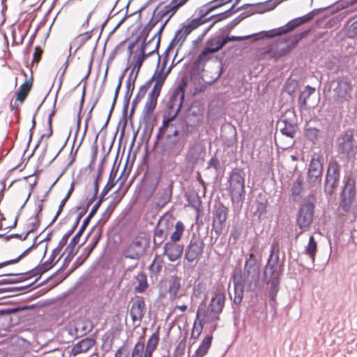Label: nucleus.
I'll use <instances>...</instances> for the list:
<instances>
[{
	"label": "nucleus",
	"instance_id": "f3484780",
	"mask_svg": "<svg viewBox=\"0 0 357 357\" xmlns=\"http://www.w3.org/2000/svg\"><path fill=\"white\" fill-rule=\"evenodd\" d=\"M146 245L144 237L135 238L123 251L126 258L139 259L144 255Z\"/></svg>",
	"mask_w": 357,
	"mask_h": 357
},
{
	"label": "nucleus",
	"instance_id": "412c9836",
	"mask_svg": "<svg viewBox=\"0 0 357 357\" xmlns=\"http://www.w3.org/2000/svg\"><path fill=\"white\" fill-rule=\"evenodd\" d=\"M164 252L170 261L180 259L184 251V245L177 242L168 241L164 245Z\"/></svg>",
	"mask_w": 357,
	"mask_h": 357
},
{
	"label": "nucleus",
	"instance_id": "bf43d9fd",
	"mask_svg": "<svg viewBox=\"0 0 357 357\" xmlns=\"http://www.w3.org/2000/svg\"><path fill=\"white\" fill-rule=\"evenodd\" d=\"M225 45V43L223 38L216 40H208L207 43V50L211 51L212 54L215 53L221 50Z\"/></svg>",
	"mask_w": 357,
	"mask_h": 357
},
{
	"label": "nucleus",
	"instance_id": "a878e982",
	"mask_svg": "<svg viewBox=\"0 0 357 357\" xmlns=\"http://www.w3.org/2000/svg\"><path fill=\"white\" fill-rule=\"evenodd\" d=\"M96 344V340L92 337H85L77 342L70 350V355L75 356L78 354L86 353Z\"/></svg>",
	"mask_w": 357,
	"mask_h": 357
},
{
	"label": "nucleus",
	"instance_id": "c756f323",
	"mask_svg": "<svg viewBox=\"0 0 357 357\" xmlns=\"http://www.w3.org/2000/svg\"><path fill=\"white\" fill-rule=\"evenodd\" d=\"M181 278L176 275H171L168 280L167 292L169 295V300L174 301L176 298H179L178 291L181 287Z\"/></svg>",
	"mask_w": 357,
	"mask_h": 357
},
{
	"label": "nucleus",
	"instance_id": "423d86ee",
	"mask_svg": "<svg viewBox=\"0 0 357 357\" xmlns=\"http://www.w3.org/2000/svg\"><path fill=\"white\" fill-rule=\"evenodd\" d=\"M337 152L347 158L354 156L357 153V139L352 130L342 132L336 138Z\"/></svg>",
	"mask_w": 357,
	"mask_h": 357
},
{
	"label": "nucleus",
	"instance_id": "1a4fd4ad",
	"mask_svg": "<svg viewBox=\"0 0 357 357\" xmlns=\"http://www.w3.org/2000/svg\"><path fill=\"white\" fill-rule=\"evenodd\" d=\"M186 137H180L179 139H171V137L166 136L162 146V153L169 158H174L181 154L187 142Z\"/></svg>",
	"mask_w": 357,
	"mask_h": 357
},
{
	"label": "nucleus",
	"instance_id": "603ef678",
	"mask_svg": "<svg viewBox=\"0 0 357 357\" xmlns=\"http://www.w3.org/2000/svg\"><path fill=\"white\" fill-rule=\"evenodd\" d=\"M39 243H33L31 246H29L27 249H26L22 254H20L17 257L13 259L8 260L3 262H1L2 268L8 265L14 264L19 262L22 259L27 256L31 250L36 248Z\"/></svg>",
	"mask_w": 357,
	"mask_h": 357
},
{
	"label": "nucleus",
	"instance_id": "7c9ffc66",
	"mask_svg": "<svg viewBox=\"0 0 357 357\" xmlns=\"http://www.w3.org/2000/svg\"><path fill=\"white\" fill-rule=\"evenodd\" d=\"M304 180L301 174H299L293 181L291 188V196L294 202H298L302 199V193L304 190Z\"/></svg>",
	"mask_w": 357,
	"mask_h": 357
},
{
	"label": "nucleus",
	"instance_id": "7ed1b4c3",
	"mask_svg": "<svg viewBox=\"0 0 357 357\" xmlns=\"http://www.w3.org/2000/svg\"><path fill=\"white\" fill-rule=\"evenodd\" d=\"M326 9V8L314 9L303 16L293 19L283 26L267 31L266 33H264L261 38H271L275 36H278L282 34L287 33L293 31L298 26L310 22L314 17L315 15H318L321 11Z\"/></svg>",
	"mask_w": 357,
	"mask_h": 357
},
{
	"label": "nucleus",
	"instance_id": "0eeeda50",
	"mask_svg": "<svg viewBox=\"0 0 357 357\" xmlns=\"http://www.w3.org/2000/svg\"><path fill=\"white\" fill-rule=\"evenodd\" d=\"M341 167L337 161H329L325 175L324 190L326 195L332 196L336 191L340 178Z\"/></svg>",
	"mask_w": 357,
	"mask_h": 357
},
{
	"label": "nucleus",
	"instance_id": "cd10ccee",
	"mask_svg": "<svg viewBox=\"0 0 357 357\" xmlns=\"http://www.w3.org/2000/svg\"><path fill=\"white\" fill-rule=\"evenodd\" d=\"M254 207L255 209L253 215L260 220L261 216L267 212L268 199L264 193L260 192L257 195Z\"/></svg>",
	"mask_w": 357,
	"mask_h": 357
},
{
	"label": "nucleus",
	"instance_id": "864d4df0",
	"mask_svg": "<svg viewBox=\"0 0 357 357\" xmlns=\"http://www.w3.org/2000/svg\"><path fill=\"white\" fill-rule=\"evenodd\" d=\"M185 230V226L181 221H177L175 225V231L170 236V241L178 242L181 240Z\"/></svg>",
	"mask_w": 357,
	"mask_h": 357
},
{
	"label": "nucleus",
	"instance_id": "2f4dec72",
	"mask_svg": "<svg viewBox=\"0 0 357 357\" xmlns=\"http://www.w3.org/2000/svg\"><path fill=\"white\" fill-rule=\"evenodd\" d=\"M148 50V45H146L145 44H142L140 47L139 48V53L135 56V64L132 68L135 70V75H137L138 76V73L139 72V70L144 61V60L154 54L153 51H149L146 52Z\"/></svg>",
	"mask_w": 357,
	"mask_h": 357
},
{
	"label": "nucleus",
	"instance_id": "3c124183",
	"mask_svg": "<svg viewBox=\"0 0 357 357\" xmlns=\"http://www.w3.org/2000/svg\"><path fill=\"white\" fill-rule=\"evenodd\" d=\"M159 181V176L148 177L147 179L146 180L144 183L145 190L147 192L149 193L150 195H153L155 191Z\"/></svg>",
	"mask_w": 357,
	"mask_h": 357
},
{
	"label": "nucleus",
	"instance_id": "aec40b11",
	"mask_svg": "<svg viewBox=\"0 0 357 357\" xmlns=\"http://www.w3.org/2000/svg\"><path fill=\"white\" fill-rule=\"evenodd\" d=\"M232 281L234 290L233 303L236 305L239 306L242 303L244 296V287L246 285L243 280L242 273L239 272L234 274L232 275Z\"/></svg>",
	"mask_w": 357,
	"mask_h": 357
},
{
	"label": "nucleus",
	"instance_id": "2eb2a0df",
	"mask_svg": "<svg viewBox=\"0 0 357 357\" xmlns=\"http://www.w3.org/2000/svg\"><path fill=\"white\" fill-rule=\"evenodd\" d=\"M200 26L198 20L188 19L186 23L180 25V28L175 32L174 38L170 42V46L182 43L186 40L187 36L195 29Z\"/></svg>",
	"mask_w": 357,
	"mask_h": 357
},
{
	"label": "nucleus",
	"instance_id": "9b49d317",
	"mask_svg": "<svg viewBox=\"0 0 357 357\" xmlns=\"http://www.w3.org/2000/svg\"><path fill=\"white\" fill-rule=\"evenodd\" d=\"M61 251V249H60L59 248H58L56 246L52 251L51 255L47 260H46L45 261L38 265L36 267H35L32 270L29 271L25 273H23V275H28L29 276H31V278L34 277V276H38L37 279L36 280V281H37L38 280V278H40L43 273H45V272H47L50 269H51L61 259L63 254H62L57 259V260L55 261V258H56V255H58Z\"/></svg>",
	"mask_w": 357,
	"mask_h": 357
},
{
	"label": "nucleus",
	"instance_id": "20e7f679",
	"mask_svg": "<svg viewBox=\"0 0 357 357\" xmlns=\"http://www.w3.org/2000/svg\"><path fill=\"white\" fill-rule=\"evenodd\" d=\"M118 155H116L114 163L113 165V167L111 169L108 181L107 184L103 188L102 190L100 192V197L97 202L93 205L92 207L89 214L87 215V217L84 220L82 226L80 227L79 229L77 232V235L82 236L83 232L86 229V227L90 222L91 219L94 216V215L96 213L97 211L100 208L102 203L107 199L105 196L108 194V192L112 190V188L115 185L116 182L114 181L115 180V177L117 174L118 167L115 168V164L116 162Z\"/></svg>",
	"mask_w": 357,
	"mask_h": 357
},
{
	"label": "nucleus",
	"instance_id": "774afa93",
	"mask_svg": "<svg viewBox=\"0 0 357 357\" xmlns=\"http://www.w3.org/2000/svg\"><path fill=\"white\" fill-rule=\"evenodd\" d=\"M175 2V0H171L169 4L165 6L167 11L168 12V14H169L170 16H174L178 12V10L181 8V7Z\"/></svg>",
	"mask_w": 357,
	"mask_h": 357
},
{
	"label": "nucleus",
	"instance_id": "a211bd4d",
	"mask_svg": "<svg viewBox=\"0 0 357 357\" xmlns=\"http://www.w3.org/2000/svg\"><path fill=\"white\" fill-rule=\"evenodd\" d=\"M173 227V222L166 218H160L154 230L153 243L160 245L166 239L169 230Z\"/></svg>",
	"mask_w": 357,
	"mask_h": 357
},
{
	"label": "nucleus",
	"instance_id": "49530a36",
	"mask_svg": "<svg viewBox=\"0 0 357 357\" xmlns=\"http://www.w3.org/2000/svg\"><path fill=\"white\" fill-rule=\"evenodd\" d=\"M317 251V244L313 236H310L308 243L305 248L304 253L310 257L312 261L314 262L315 259L316 253Z\"/></svg>",
	"mask_w": 357,
	"mask_h": 357
},
{
	"label": "nucleus",
	"instance_id": "c9c22d12",
	"mask_svg": "<svg viewBox=\"0 0 357 357\" xmlns=\"http://www.w3.org/2000/svg\"><path fill=\"white\" fill-rule=\"evenodd\" d=\"M153 82V78H151L150 79L146 81L145 82V84H144L143 85H142L139 87V91H138L137 95L135 96V97L133 99L132 102V107H131L130 113V116L132 115L136 106L141 101V100L144 97V96L146 93L147 91L151 87Z\"/></svg>",
	"mask_w": 357,
	"mask_h": 357
},
{
	"label": "nucleus",
	"instance_id": "5701e85b",
	"mask_svg": "<svg viewBox=\"0 0 357 357\" xmlns=\"http://www.w3.org/2000/svg\"><path fill=\"white\" fill-rule=\"evenodd\" d=\"M278 263H275L273 259H268L264 270V281L266 283L268 284L276 276H278V279H280L283 270L282 266Z\"/></svg>",
	"mask_w": 357,
	"mask_h": 357
},
{
	"label": "nucleus",
	"instance_id": "0e129e2a",
	"mask_svg": "<svg viewBox=\"0 0 357 357\" xmlns=\"http://www.w3.org/2000/svg\"><path fill=\"white\" fill-rule=\"evenodd\" d=\"M209 54H212L211 51L207 50V47H205L199 54L198 57L194 61V65L199 66L202 63H205V62L209 60Z\"/></svg>",
	"mask_w": 357,
	"mask_h": 357
},
{
	"label": "nucleus",
	"instance_id": "5fc2aeb1",
	"mask_svg": "<svg viewBox=\"0 0 357 357\" xmlns=\"http://www.w3.org/2000/svg\"><path fill=\"white\" fill-rule=\"evenodd\" d=\"M128 159H129V155L128 156L124 168H123V171H122V172L121 174V176L117 179V181H116V183L117 181H120L121 183H120V185H119V188L114 192V194H118L119 193V192L120 191L121 188L123 185L124 183L126 181L128 177V176H129V174L130 173L132 165H130V167H128ZM114 181L115 182L114 180Z\"/></svg>",
	"mask_w": 357,
	"mask_h": 357
},
{
	"label": "nucleus",
	"instance_id": "a18cd8bd",
	"mask_svg": "<svg viewBox=\"0 0 357 357\" xmlns=\"http://www.w3.org/2000/svg\"><path fill=\"white\" fill-rule=\"evenodd\" d=\"M158 99L148 96L147 101L144 105L142 114L144 121L149 119V115L154 111L157 105Z\"/></svg>",
	"mask_w": 357,
	"mask_h": 357
},
{
	"label": "nucleus",
	"instance_id": "338daca9",
	"mask_svg": "<svg viewBox=\"0 0 357 357\" xmlns=\"http://www.w3.org/2000/svg\"><path fill=\"white\" fill-rule=\"evenodd\" d=\"M144 342L138 341L132 350L131 357H144Z\"/></svg>",
	"mask_w": 357,
	"mask_h": 357
},
{
	"label": "nucleus",
	"instance_id": "4d7b16f0",
	"mask_svg": "<svg viewBox=\"0 0 357 357\" xmlns=\"http://www.w3.org/2000/svg\"><path fill=\"white\" fill-rule=\"evenodd\" d=\"M160 61V56H158V66H159ZM158 68V67H157ZM166 68H163L162 66H160V69L158 70L156 69L153 75L151 78H153V81L155 80V82L160 83L163 84L167 75L165 73V70Z\"/></svg>",
	"mask_w": 357,
	"mask_h": 357
},
{
	"label": "nucleus",
	"instance_id": "393cba45",
	"mask_svg": "<svg viewBox=\"0 0 357 357\" xmlns=\"http://www.w3.org/2000/svg\"><path fill=\"white\" fill-rule=\"evenodd\" d=\"M81 236L75 234L73 238L70 240L69 244L66 248L63 255L65 253L67 254L66 257L64 258L63 264L59 268V271L62 269H65L72 261L73 257L76 255L77 252L75 251V246L79 243Z\"/></svg>",
	"mask_w": 357,
	"mask_h": 357
},
{
	"label": "nucleus",
	"instance_id": "de8ad7c7",
	"mask_svg": "<svg viewBox=\"0 0 357 357\" xmlns=\"http://www.w3.org/2000/svg\"><path fill=\"white\" fill-rule=\"evenodd\" d=\"M138 285L135 287V291L137 293H143L148 288L146 274L142 271L138 273L137 277Z\"/></svg>",
	"mask_w": 357,
	"mask_h": 357
},
{
	"label": "nucleus",
	"instance_id": "37998d69",
	"mask_svg": "<svg viewBox=\"0 0 357 357\" xmlns=\"http://www.w3.org/2000/svg\"><path fill=\"white\" fill-rule=\"evenodd\" d=\"M113 195H114L113 201L109 204V206L106 208L105 211L102 213V226L109 219L110 215L113 213L116 206L119 204V202L121 201V199L123 197V195H120L119 192L118 194L113 193Z\"/></svg>",
	"mask_w": 357,
	"mask_h": 357
},
{
	"label": "nucleus",
	"instance_id": "4468645a",
	"mask_svg": "<svg viewBox=\"0 0 357 357\" xmlns=\"http://www.w3.org/2000/svg\"><path fill=\"white\" fill-rule=\"evenodd\" d=\"M332 83L336 84L333 89L334 100L337 102H343L347 100L352 89L351 82L347 77H340L332 81Z\"/></svg>",
	"mask_w": 357,
	"mask_h": 357
},
{
	"label": "nucleus",
	"instance_id": "f8f14e48",
	"mask_svg": "<svg viewBox=\"0 0 357 357\" xmlns=\"http://www.w3.org/2000/svg\"><path fill=\"white\" fill-rule=\"evenodd\" d=\"M225 294L222 292L217 293L214 297L212 298L208 310L205 313L206 321H216L220 319V314L222 312L225 303Z\"/></svg>",
	"mask_w": 357,
	"mask_h": 357
},
{
	"label": "nucleus",
	"instance_id": "b1692460",
	"mask_svg": "<svg viewBox=\"0 0 357 357\" xmlns=\"http://www.w3.org/2000/svg\"><path fill=\"white\" fill-rule=\"evenodd\" d=\"M145 302L143 297L137 296L133 301L130 314L132 320L141 321L144 315Z\"/></svg>",
	"mask_w": 357,
	"mask_h": 357
},
{
	"label": "nucleus",
	"instance_id": "052dcab7",
	"mask_svg": "<svg viewBox=\"0 0 357 357\" xmlns=\"http://www.w3.org/2000/svg\"><path fill=\"white\" fill-rule=\"evenodd\" d=\"M269 283H271L269 297L271 301H274L280 288V279H278V276L271 280Z\"/></svg>",
	"mask_w": 357,
	"mask_h": 357
},
{
	"label": "nucleus",
	"instance_id": "e433bc0d",
	"mask_svg": "<svg viewBox=\"0 0 357 357\" xmlns=\"http://www.w3.org/2000/svg\"><path fill=\"white\" fill-rule=\"evenodd\" d=\"M32 84V77H31L28 80H25V82L20 86L19 89L16 92V101H18L20 103L24 102L29 91L31 89Z\"/></svg>",
	"mask_w": 357,
	"mask_h": 357
},
{
	"label": "nucleus",
	"instance_id": "6ab92c4d",
	"mask_svg": "<svg viewBox=\"0 0 357 357\" xmlns=\"http://www.w3.org/2000/svg\"><path fill=\"white\" fill-rule=\"evenodd\" d=\"M186 86V81L184 79H182L170 93L167 103L174 105L177 107H181L185 97V89Z\"/></svg>",
	"mask_w": 357,
	"mask_h": 357
},
{
	"label": "nucleus",
	"instance_id": "09e8293b",
	"mask_svg": "<svg viewBox=\"0 0 357 357\" xmlns=\"http://www.w3.org/2000/svg\"><path fill=\"white\" fill-rule=\"evenodd\" d=\"M73 190H74V182H73L71 183L70 187L68 189L66 196L61 201L60 204H59V208H58V210H57V212H56L55 216L54 217L53 220H52V222L49 225V226L52 225L57 220L58 217L60 215L61 213L62 212L66 203L67 202V201L68 200V199L71 196Z\"/></svg>",
	"mask_w": 357,
	"mask_h": 357
},
{
	"label": "nucleus",
	"instance_id": "473e14b6",
	"mask_svg": "<svg viewBox=\"0 0 357 357\" xmlns=\"http://www.w3.org/2000/svg\"><path fill=\"white\" fill-rule=\"evenodd\" d=\"M277 127L280 128V132L291 139L295 137L296 133V125L291 123L288 119H282L277 123Z\"/></svg>",
	"mask_w": 357,
	"mask_h": 357
},
{
	"label": "nucleus",
	"instance_id": "ddd939ff",
	"mask_svg": "<svg viewBox=\"0 0 357 357\" xmlns=\"http://www.w3.org/2000/svg\"><path fill=\"white\" fill-rule=\"evenodd\" d=\"M204 245L203 240L194 234L185 250V259L189 263L197 261L203 254Z\"/></svg>",
	"mask_w": 357,
	"mask_h": 357
},
{
	"label": "nucleus",
	"instance_id": "8fccbe9b",
	"mask_svg": "<svg viewBox=\"0 0 357 357\" xmlns=\"http://www.w3.org/2000/svg\"><path fill=\"white\" fill-rule=\"evenodd\" d=\"M174 115L170 116L169 114L167 116L162 115V126L159 128L158 133L156 135V142L155 144H158V141L162 137V136L165 133L167 127L169 126L171 121L174 120Z\"/></svg>",
	"mask_w": 357,
	"mask_h": 357
},
{
	"label": "nucleus",
	"instance_id": "9d476101",
	"mask_svg": "<svg viewBox=\"0 0 357 357\" xmlns=\"http://www.w3.org/2000/svg\"><path fill=\"white\" fill-rule=\"evenodd\" d=\"M340 197V206L344 211H350L356 197V185L353 178L349 177L344 181Z\"/></svg>",
	"mask_w": 357,
	"mask_h": 357
},
{
	"label": "nucleus",
	"instance_id": "dca6fc26",
	"mask_svg": "<svg viewBox=\"0 0 357 357\" xmlns=\"http://www.w3.org/2000/svg\"><path fill=\"white\" fill-rule=\"evenodd\" d=\"M314 209V204L310 201L301 205L296 218V223L299 228L306 229L310 227L313 220Z\"/></svg>",
	"mask_w": 357,
	"mask_h": 357
},
{
	"label": "nucleus",
	"instance_id": "39448f33",
	"mask_svg": "<svg viewBox=\"0 0 357 357\" xmlns=\"http://www.w3.org/2000/svg\"><path fill=\"white\" fill-rule=\"evenodd\" d=\"M229 209L221 202H216L212 210V231L215 234L214 241L211 238V243H215L218 237L223 233L227 226Z\"/></svg>",
	"mask_w": 357,
	"mask_h": 357
},
{
	"label": "nucleus",
	"instance_id": "79ce46f5",
	"mask_svg": "<svg viewBox=\"0 0 357 357\" xmlns=\"http://www.w3.org/2000/svg\"><path fill=\"white\" fill-rule=\"evenodd\" d=\"M315 91V88L309 85L305 86V89L301 91L298 96V105L301 109H305L307 107V100Z\"/></svg>",
	"mask_w": 357,
	"mask_h": 357
},
{
	"label": "nucleus",
	"instance_id": "ea45409f",
	"mask_svg": "<svg viewBox=\"0 0 357 357\" xmlns=\"http://www.w3.org/2000/svg\"><path fill=\"white\" fill-rule=\"evenodd\" d=\"M102 236V231L100 229L93 236L91 239V241L89 243V245L84 248V258L83 260L79 263V265H81L91 254L94 248L96 247L98 241H100Z\"/></svg>",
	"mask_w": 357,
	"mask_h": 357
},
{
	"label": "nucleus",
	"instance_id": "680f3d73",
	"mask_svg": "<svg viewBox=\"0 0 357 357\" xmlns=\"http://www.w3.org/2000/svg\"><path fill=\"white\" fill-rule=\"evenodd\" d=\"M298 86V82L296 79H288L283 88L286 93L290 96H293V94L296 91Z\"/></svg>",
	"mask_w": 357,
	"mask_h": 357
},
{
	"label": "nucleus",
	"instance_id": "e2e57ef3",
	"mask_svg": "<svg viewBox=\"0 0 357 357\" xmlns=\"http://www.w3.org/2000/svg\"><path fill=\"white\" fill-rule=\"evenodd\" d=\"M158 7L159 6L155 8L151 17V19H153L156 22V24L161 22L168 14V12L167 11L165 6L161 10H158Z\"/></svg>",
	"mask_w": 357,
	"mask_h": 357
},
{
	"label": "nucleus",
	"instance_id": "6e6d98bb",
	"mask_svg": "<svg viewBox=\"0 0 357 357\" xmlns=\"http://www.w3.org/2000/svg\"><path fill=\"white\" fill-rule=\"evenodd\" d=\"M5 275H7V276L15 275V276H18V277L15 279H0V285L6 284L19 283V282H23L26 280L31 278V276H29L28 275H23V273H20V274L10 273V274H6Z\"/></svg>",
	"mask_w": 357,
	"mask_h": 357
},
{
	"label": "nucleus",
	"instance_id": "6e6552de",
	"mask_svg": "<svg viewBox=\"0 0 357 357\" xmlns=\"http://www.w3.org/2000/svg\"><path fill=\"white\" fill-rule=\"evenodd\" d=\"M324 158L321 156H312L307 173V183L310 186L320 184L323 174Z\"/></svg>",
	"mask_w": 357,
	"mask_h": 357
},
{
	"label": "nucleus",
	"instance_id": "c85d7f7f",
	"mask_svg": "<svg viewBox=\"0 0 357 357\" xmlns=\"http://www.w3.org/2000/svg\"><path fill=\"white\" fill-rule=\"evenodd\" d=\"M43 208V200H40L38 204L37 205L36 214L34 215V216L30 218V220H31V222L29 223V229L24 234L22 241H25L30 234L35 232L38 229L41 222L40 215H41Z\"/></svg>",
	"mask_w": 357,
	"mask_h": 357
},
{
	"label": "nucleus",
	"instance_id": "72a5a7b5",
	"mask_svg": "<svg viewBox=\"0 0 357 357\" xmlns=\"http://www.w3.org/2000/svg\"><path fill=\"white\" fill-rule=\"evenodd\" d=\"M93 324L89 320L78 321L75 323L73 329H70V333L73 334V330L75 331L76 337H82L91 332L93 329Z\"/></svg>",
	"mask_w": 357,
	"mask_h": 357
},
{
	"label": "nucleus",
	"instance_id": "13d9d810",
	"mask_svg": "<svg viewBox=\"0 0 357 357\" xmlns=\"http://www.w3.org/2000/svg\"><path fill=\"white\" fill-rule=\"evenodd\" d=\"M102 349L105 352H109L112 347L114 336L109 332H106L102 336Z\"/></svg>",
	"mask_w": 357,
	"mask_h": 357
},
{
	"label": "nucleus",
	"instance_id": "a19ab883",
	"mask_svg": "<svg viewBox=\"0 0 357 357\" xmlns=\"http://www.w3.org/2000/svg\"><path fill=\"white\" fill-rule=\"evenodd\" d=\"M199 316H200V311H199V310H198L197 312V314H196L197 320L194 323L193 328H192V330L191 332V338H192L194 340H197L199 338V335H201V333L202 332L204 324L205 323L209 322V321H205L206 320L205 317H204V318L202 319H199Z\"/></svg>",
	"mask_w": 357,
	"mask_h": 357
},
{
	"label": "nucleus",
	"instance_id": "58836bf2",
	"mask_svg": "<svg viewBox=\"0 0 357 357\" xmlns=\"http://www.w3.org/2000/svg\"><path fill=\"white\" fill-rule=\"evenodd\" d=\"M212 340V335H208L206 337H205V338L202 341L201 344H199L198 349L192 355V357H203L204 356H205L207 354L209 348L211 347Z\"/></svg>",
	"mask_w": 357,
	"mask_h": 357
},
{
	"label": "nucleus",
	"instance_id": "69168bd1",
	"mask_svg": "<svg viewBox=\"0 0 357 357\" xmlns=\"http://www.w3.org/2000/svg\"><path fill=\"white\" fill-rule=\"evenodd\" d=\"M162 268V261L158 259L156 256L149 266V269L152 274L157 275L161 271Z\"/></svg>",
	"mask_w": 357,
	"mask_h": 357
},
{
	"label": "nucleus",
	"instance_id": "f257e3e1",
	"mask_svg": "<svg viewBox=\"0 0 357 357\" xmlns=\"http://www.w3.org/2000/svg\"><path fill=\"white\" fill-rule=\"evenodd\" d=\"M243 169L234 168L229 174V191L234 204H242L245 197V178Z\"/></svg>",
	"mask_w": 357,
	"mask_h": 357
},
{
	"label": "nucleus",
	"instance_id": "c03bdc74",
	"mask_svg": "<svg viewBox=\"0 0 357 357\" xmlns=\"http://www.w3.org/2000/svg\"><path fill=\"white\" fill-rule=\"evenodd\" d=\"M156 22L153 20L150 19L149 22L146 24V26L143 28V29L141 31L139 36L142 38V44H145L146 45L149 46V43H152V39H148V36L151 31V30L157 25Z\"/></svg>",
	"mask_w": 357,
	"mask_h": 357
},
{
	"label": "nucleus",
	"instance_id": "f03ea898",
	"mask_svg": "<svg viewBox=\"0 0 357 357\" xmlns=\"http://www.w3.org/2000/svg\"><path fill=\"white\" fill-rule=\"evenodd\" d=\"M242 275L248 291L255 290L259 282L260 264L253 253H250L245 256Z\"/></svg>",
	"mask_w": 357,
	"mask_h": 357
},
{
	"label": "nucleus",
	"instance_id": "4be33fe9",
	"mask_svg": "<svg viewBox=\"0 0 357 357\" xmlns=\"http://www.w3.org/2000/svg\"><path fill=\"white\" fill-rule=\"evenodd\" d=\"M224 4H225V2H221L220 0H213L202 7L197 8L196 12L198 13L199 17L193 20H198L201 26L210 20V17H206L208 13Z\"/></svg>",
	"mask_w": 357,
	"mask_h": 357
},
{
	"label": "nucleus",
	"instance_id": "4c0bfd02",
	"mask_svg": "<svg viewBox=\"0 0 357 357\" xmlns=\"http://www.w3.org/2000/svg\"><path fill=\"white\" fill-rule=\"evenodd\" d=\"M128 68H129L128 67L124 69V70L122 72V73L120 75V77H119V82H118V84H117V86L116 87V89H115V93H114V96L113 102H112L110 110L109 112V114L107 116L106 122L103 125L102 128H105L107 126V125H108V123H109V121L110 120V118H111V115H112V114L113 112L114 108L115 107V105H116V100H117V98H118V96H119V93L121 85H122V82H123V78H124V77L126 75V73L127 70H128Z\"/></svg>",
	"mask_w": 357,
	"mask_h": 357
},
{
	"label": "nucleus",
	"instance_id": "f704fd0d",
	"mask_svg": "<svg viewBox=\"0 0 357 357\" xmlns=\"http://www.w3.org/2000/svg\"><path fill=\"white\" fill-rule=\"evenodd\" d=\"M160 328L158 327L155 332H154L149 338L144 354V357H152L153 352L155 351V349L157 347V345L159 342L160 340Z\"/></svg>",
	"mask_w": 357,
	"mask_h": 357
},
{
	"label": "nucleus",
	"instance_id": "bb28decb",
	"mask_svg": "<svg viewBox=\"0 0 357 357\" xmlns=\"http://www.w3.org/2000/svg\"><path fill=\"white\" fill-rule=\"evenodd\" d=\"M204 147L201 143L195 142L188 148L186 159L192 163H197L204 156Z\"/></svg>",
	"mask_w": 357,
	"mask_h": 357
}]
</instances>
